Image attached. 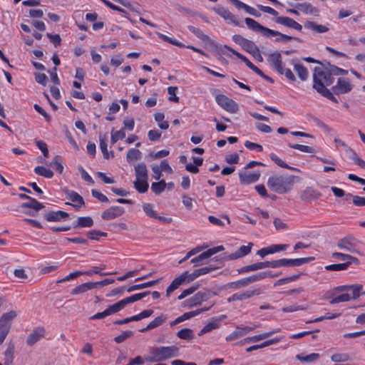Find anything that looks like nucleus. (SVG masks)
I'll use <instances>...</instances> for the list:
<instances>
[{
	"instance_id": "59",
	"label": "nucleus",
	"mask_w": 365,
	"mask_h": 365,
	"mask_svg": "<svg viewBox=\"0 0 365 365\" xmlns=\"http://www.w3.org/2000/svg\"><path fill=\"white\" fill-rule=\"evenodd\" d=\"M143 211L145 212V214L152 218L156 217V213L155 210H153V205L150 203H144L143 205Z\"/></svg>"
},
{
	"instance_id": "63",
	"label": "nucleus",
	"mask_w": 365,
	"mask_h": 365,
	"mask_svg": "<svg viewBox=\"0 0 365 365\" xmlns=\"http://www.w3.org/2000/svg\"><path fill=\"white\" fill-rule=\"evenodd\" d=\"M363 286L361 284H354L350 285L349 290L352 291L353 297L352 299H356L360 295V292L362 290Z\"/></svg>"
},
{
	"instance_id": "12",
	"label": "nucleus",
	"mask_w": 365,
	"mask_h": 365,
	"mask_svg": "<svg viewBox=\"0 0 365 365\" xmlns=\"http://www.w3.org/2000/svg\"><path fill=\"white\" fill-rule=\"evenodd\" d=\"M267 267L274 268V261H266L256 262L252 264L245 266L237 269L238 273H245L249 272H254L258 269H262Z\"/></svg>"
},
{
	"instance_id": "57",
	"label": "nucleus",
	"mask_w": 365,
	"mask_h": 365,
	"mask_svg": "<svg viewBox=\"0 0 365 365\" xmlns=\"http://www.w3.org/2000/svg\"><path fill=\"white\" fill-rule=\"evenodd\" d=\"M267 278V274L262 272H259L255 274H253L252 276H250L247 277L248 284H250L252 283H254L255 282L259 281L261 279Z\"/></svg>"
},
{
	"instance_id": "8",
	"label": "nucleus",
	"mask_w": 365,
	"mask_h": 365,
	"mask_svg": "<svg viewBox=\"0 0 365 365\" xmlns=\"http://www.w3.org/2000/svg\"><path fill=\"white\" fill-rule=\"evenodd\" d=\"M358 241L351 236H346L337 242V247L346 252L351 253H359L357 250Z\"/></svg>"
},
{
	"instance_id": "9",
	"label": "nucleus",
	"mask_w": 365,
	"mask_h": 365,
	"mask_svg": "<svg viewBox=\"0 0 365 365\" xmlns=\"http://www.w3.org/2000/svg\"><path fill=\"white\" fill-rule=\"evenodd\" d=\"M215 100L217 104L227 112L235 113L238 110L237 103L225 95H217Z\"/></svg>"
},
{
	"instance_id": "16",
	"label": "nucleus",
	"mask_w": 365,
	"mask_h": 365,
	"mask_svg": "<svg viewBox=\"0 0 365 365\" xmlns=\"http://www.w3.org/2000/svg\"><path fill=\"white\" fill-rule=\"evenodd\" d=\"M124 212L125 210L123 207L113 206L105 210L102 213L101 217L105 220H111L121 216Z\"/></svg>"
},
{
	"instance_id": "39",
	"label": "nucleus",
	"mask_w": 365,
	"mask_h": 365,
	"mask_svg": "<svg viewBox=\"0 0 365 365\" xmlns=\"http://www.w3.org/2000/svg\"><path fill=\"white\" fill-rule=\"evenodd\" d=\"M167 186V183L164 180L159 182H153L151 185V190L155 195L162 193Z\"/></svg>"
},
{
	"instance_id": "29",
	"label": "nucleus",
	"mask_w": 365,
	"mask_h": 365,
	"mask_svg": "<svg viewBox=\"0 0 365 365\" xmlns=\"http://www.w3.org/2000/svg\"><path fill=\"white\" fill-rule=\"evenodd\" d=\"M166 320V317L163 314L156 317L154 320L150 322L146 327L140 330V332H145L148 330L153 329L155 327L160 326Z\"/></svg>"
},
{
	"instance_id": "51",
	"label": "nucleus",
	"mask_w": 365,
	"mask_h": 365,
	"mask_svg": "<svg viewBox=\"0 0 365 365\" xmlns=\"http://www.w3.org/2000/svg\"><path fill=\"white\" fill-rule=\"evenodd\" d=\"M187 29H189L190 31L193 33L200 39L204 41H207L209 39V37L207 35L204 34L202 31L200 30V29L192 26H188Z\"/></svg>"
},
{
	"instance_id": "38",
	"label": "nucleus",
	"mask_w": 365,
	"mask_h": 365,
	"mask_svg": "<svg viewBox=\"0 0 365 365\" xmlns=\"http://www.w3.org/2000/svg\"><path fill=\"white\" fill-rule=\"evenodd\" d=\"M99 140H100V148L103 153L104 158L109 159L110 157L113 158L114 157L113 153L112 151L110 153L108 152L107 143H106V138L100 135Z\"/></svg>"
},
{
	"instance_id": "37",
	"label": "nucleus",
	"mask_w": 365,
	"mask_h": 365,
	"mask_svg": "<svg viewBox=\"0 0 365 365\" xmlns=\"http://www.w3.org/2000/svg\"><path fill=\"white\" fill-rule=\"evenodd\" d=\"M269 157H270V159L273 162H274L278 166H279V167H281L282 168H286V169L291 170H294V171H299V170L297 168L288 165L286 163H284L283 160H282L274 153H271L269 155Z\"/></svg>"
},
{
	"instance_id": "62",
	"label": "nucleus",
	"mask_w": 365,
	"mask_h": 365,
	"mask_svg": "<svg viewBox=\"0 0 365 365\" xmlns=\"http://www.w3.org/2000/svg\"><path fill=\"white\" fill-rule=\"evenodd\" d=\"M331 359L334 362H344L349 359V356L346 354H334Z\"/></svg>"
},
{
	"instance_id": "2",
	"label": "nucleus",
	"mask_w": 365,
	"mask_h": 365,
	"mask_svg": "<svg viewBox=\"0 0 365 365\" xmlns=\"http://www.w3.org/2000/svg\"><path fill=\"white\" fill-rule=\"evenodd\" d=\"M245 24L247 26L251 29L253 31L259 32L264 37H271V36H277L276 41L280 42V41H287L289 40H292V36H288L287 34H284L280 33L279 31L270 29L269 28H267L262 25H261L259 23H258L257 21L254 20L251 18H245Z\"/></svg>"
},
{
	"instance_id": "45",
	"label": "nucleus",
	"mask_w": 365,
	"mask_h": 365,
	"mask_svg": "<svg viewBox=\"0 0 365 365\" xmlns=\"http://www.w3.org/2000/svg\"><path fill=\"white\" fill-rule=\"evenodd\" d=\"M177 336L181 339H192L194 338V333L192 329L184 328L177 332Z\"/></svg>"
},
{
	"instance_id": "34",
	"label": "nucleus",
	"mask_w": 365,
	"mask_h": 365,
	"mask_svg": "<svg viewBox=\"0 0 365 365\" xmlns=\"http://www.w3.org/2000/svg\"><path fill=\"white\" fill-rule=\"evenodd\" d=\"M14 345L9 344L4 352V365H11L14 360Z\"/></svg>"
},
{
	"instance_id": "7",
	"label": "nucleus",
	"mask_w": 365,
	"mask_h": 365,
	"mask_svg": "<svg viewBox=\"0 0 365 365\" xmlns=\"http://www.w3.org/2000/svg\"><path fill=\"white\" fill-rule=\"evenodd\" d=\"M314 259V257H304L297 259H280L274 260V268L280 267H297L308 263Z\"/></svg>"
},
{
	"instance_id": "32",
	"label": "nucleus",
	"mask_w": 365,
	"mask_h": 365,
	"mask_svg": "<svg viewBox=\"0 0 365 365\" xmlns=\"http://www.w3.org/2000/svg\"><path fill=\"white\" fill-rule=\"evenodd\" d=\"M125 306L126 304L123 299L112 305L108 306L106 309L108 316L120 312L124 309Z\"/></svg>"
},
{
	"instance_id": "36",
	"label": "nucleus",
	"mask_w": 365,
	"mask_h": 365,
	"mask_svg": "<svg viewBox=\"0 0 365 365\" xmlns=\"http://www.w3.org/2000/svg\"><path fill=\"white\" fill-rule=\"evenodd\" d=\"M319 354L317 353H312L307 356L302 354H297L296 359L302 363H311L316 361L319 358Z\"/></svg>"
},
{
	"instance_id": "30",
	"label": "nucleus",
	"mask_w": 365,
	"mask_h": 365,
	"mask_svg": "<svg viewBox=\"0 0 365 365\" xmlns=\"http://www.w3.org/2000/svg\"><path fill=\"white\" fill-rule=\"evenodd\" d=\"M223 49H227L228 51H230V52H232L234 55H235L237 58H239L240 59H241L242 61H244L245 63V64L250 68L252 69L253 67H254V64L247 58L245 57V56H243L242 54L238 53L237 51L233 50L232 48L227 46H224L223 47H220V52H223Z\"/></svg>"
},
{
	"instance_id": "11",
	"label": "nucleus",
	"mask_w": 365,
	"mask_h": 365,
	"mask_svg": "<svg viewBox=\"0 0 365 365\" xmlns=\"http://www.w3.org/2000/svg\"><path fill=\"white\" fill-rule=\"evenodd\" d=\"M352 89V85L346 78H339L336 85L332 86L331 90L335 95L347 93Z\"/></svg>"
},
{
	"instance_id": "28",
	"label": "nucleus",
	"mask_w": 365,
	"mask_h": 365,
	"mask_svg": "<svg viewBox=\"0 0 365 365\" xmlns=\"http://www.w3.org/2000/svg\"><path fill=\"white\" fill-rule=\"evenodd\" d=\"M136 179H148V170L146 165L143 163H138L135 166Z\"/></svg>"
},
{
	"instance_id": "14",
	"label": "nucleus",
	"mask_w": 365,
	"mask_h": 365,
	"mask_svg": "<svg viewBox=\"0 0 365 365\" xmlns=\"http://www.w3.org/2000/svg\"><path fill=\"white\" fill-rule=\"evenodd\" d=\"M322 196L321 192L312 187H307L301 193L300 199L306 202L318 200Z\"/></svg>"
},
{
	"instance_id": "6",
	"label": "nucleus",
	"mask_w": 365,
	"mask_h": 365,
	"mask_svg": "<svg viewBox=\"0 0 365 365\" xmlns=\"http://www.w3.org/2000/svg\"><path fill=\"white\" fill-rule=\"evenodd\" d=\"M216 294L217 293L215 292H212L208 289L200 291L197 292L191 298L187 299L185 302V306H187L189 308L199 306L202 304V302L207 301L210 297Z\"/></svg>"
},
{
	"instance_id": "23",
	"label": "nucleus",
	"mask_w": 365,
	"mask_h": 365,
	"mask_svg": "<svg viewBox=\"0 0 365 365\" xmlns=\"http://www.w3.org/2000/svg\"><path fill=\"white\" fill-rule=\"evenodd\" d=\"M66 197L76 204H71L70 202H66V205H72L76 208H79L82 205L85 204L83 198L76 192L75 191H66Z\"/></svg>"
},
{
	"instance_id": "18",
	"label": "nucleus",
	"mask_w": 365,
	"mask_h": 365,
	"mask_svg": "<svg viewBox=\"0 0 365 365\" xmlns=\"http://www.w3.org/2000/svg\"><path fill=\"white\" fill-rule=\"evenodd\" d=\"M253 245L252 242H249L247 246L242 245L235 252L224 257V259L226 260H233L246 256L251 252Z\"/></svg>"
},
{
	"instance_id": "22",
	"label": "nucleus",
	"mask_w": 365,
	"mask_h": 365,
	"mask_svg": "<svg viewBox=\"0 0 365 365\" xmlns=\"http://www.w3.org/2000/svg\"><path fill=\"white\" fill-rule=\"evenodd\" d=\"M267 61L277 71L281 72L283 66L281 53L275 51L268 56Z\"/></svg>"
},
{
	"instance_id": "13",
	"label": "nucleus",
	"mask_w": 365,
	"mask_h": 365,
	"mask_svg": "<svg viewBox=\"0 0 365 365\" xmlns=\"http://www.w3.org/2000/svg\"><path fill=\"white\" fill-rule=\"evenodd\" d=\"M46 334V330L43 327H36L32 330V331L29 334L26 339V344L29 346H32L38 341H40L42 338L44 337Z\"/></svg>"
},
{
	"instance_id": "33",
	"label": "nucleus",
	"mask_w": 365,
	"mask_h": 365,
	"mask_svg": "<svg viewBox=\"0 0 365 365\" xmlns=\"http://www.w3.org/2000/svg\"><path fill=\"white\" fill-rule=\"evenodd\" d=\"M134 187L136 189V190L140 193H145L148 191L149 185L148 182V179H141L138 180L136 179L135 181L133 182Z\"/></svg>"
},
{
	"instance_id": "3",
	"label": "nucleus",
	"mask_w": 365,
	"mask_h": 365,
	"mask_svg": "<svg viewBox=\"0 0 365 365\" xmlns=\"http://www.w3.org/2000/svg\"><path fill=\"white\" fill-rule=\"evenodd\" d=\"M151 356L147 359L150 362L165 361L168 359L179 356V348L175 345L170 346H159L151 350Z\"/></svg>"
},
{
	"instance_id": "19",
	"label": "nucleus",
	"mask_w": 365,
	"mask_h": 365,
	"mask_svg": "<svg viewBox=\"0 0 365 365\" xmlns=\"http://www.w3.org/2000/svg\"><path fill=\"white\" fill-rule=\"evenodd\" d=\"M68 217V212L61 210L49 211L43 214L44 219L48 222H61Z\"/></svg>"
},
{
	"instance_id": "25",
	"label": "nucleus",
	"mask_w": 365,
	"mask_h": 365,
	"mask_svg": "<svg viewBox=\"0 0 365 365\" xmlns=\"http://www.w3.org/2000/svg\"><path fill=\"white\" fill-rule=\"evenodd\" d=\"M29 202H24L21 205V208H30L34 210L36 212L44 208V205L39 202L36 199L30 197Z\"/></svg>"
},
{
	"instance_id": "21",
	"label": "nucleus",
	"mask_w": 365,
	"mask_h": 365,
	"mask_svg": "<svg viewBox=\"0 0 365 365\" xmlns=\"http://www.w3.org/2000/svg\"><path fill=\"white\" fill-rule=\"evenodd\" d=\"M289 5L294 6L306 14H312L314 16L319 15V10L309 3H297L295 4L289 3Z\"/></svg>"
},
{
	"instance_id": "40",
	"label": "nucleus",
	"mask_w": 365,
	"mask_h": 365,
	"mask_svg": "<svg viewBox=\"0 0 365 365\" xmlns=\"http://www.w3.org/2000/svg\"><path fill=\"white\" fill-rule=\"evenodd\" d=\"M141 158V152L135 148L130 149L126 155V159L128 163L138 160Z\"/></svg>"
},
{
	"instance_id": "5",
	"label": "nucleus",
	"mask_w": 365,
	"mask_h": 365,
	"mask_svg": "<svg viewBox=\"0 0 365 365\" xmlns=\"http://www.w3.org/2000/svg\"><path fill=\"white\" fill-rule=\"evenodd\" d=\"M15 311L4 313L0 318V344H1L11 329V321L16 317Z\"/></svg>"
},
{
	"instance_id": "60",
	"label": "nucleus",
	"mask_w": 365,
	"mask_h": 365,
	"mask_svg": "<svg viewBox=\"0 0 365 365\" xmlns=\"http://www.w3.org/2000/svg\"><path fill=\"white\" fill-rule=\"evenodd\" d=\"M217 268H218L217 267L209 266V267H202V268H200V269H195V272L197 274V276L198 277H200L201 275H204V274H208L210 272H212L213 270H215Z\"/></svg>"
},
{
	"instance_id": "35",
	"label": "nucleus",
	"mask_w": 365,
	"mask_h": 365,
	"mask_svg": "<svg viewBox=\"0 0 365 365\" xmlns=\"http://www.w3.org/2000/svg\"><path fill=\"white\" fill-rule=\"evenodd\" d=\"M159 282H160L159 279H156V280H153V281H150L148 282H145L143 284H135V285H133V286L128 287L127 289V292H133L135 290H139V289H144L146 287H152V286L157 284Z\"/></svg>"
},
{
	"instance_id": "64",
	"label": "nucleus",
	"mask_w": 365,
	"mask_h": 365,
	"mask_svg": "<svg viewBox=\"0 0 365 365\" xmlns=\"http://www.w3.org/2000/svg\"><path fill=\"white\" fill-rule=\"evenodd\" d=\"M34 76L35 80L38 83L44 86L46 85L48 81V77L45 73H36Z\"/></svg>"
},
{
	"instance_id": "20",
	"label": "nucleus",
	"mask_w": 365,
	"mask_h": 365,
	"mask_svg": "<svg viewBox=\"0 0 365 365\" xmlns=\"http://www.w3.org/2000/svg\"><path fill=\"white\" fill-rule=\"evenodd\" d=\"M260 177V172L255 173L241 172L239 173L240 182L242 185H248L257 182Z\"/></svg>"
},
{
	"instance_id": "46",
	"label": "nucleus",
	"mask_w": 365,
	"mask_h": 365,
	"mask_svg": "<svg viewBox=\"0 0 365 365\" xmlns=\"http://www.w3.org/2000/svg\"><path fill=\"white\" fill-rule=\"evenodd\" d=\"M91 284L89 282H86L82 284H80L77 287H76L74 289H72L71 294L72 295H76L78 294L84 293L88 290H91Z\"/></svg>"
},
{
	"instance_id": "61",
	"label": "nucleus",
	"mask_w": 365,
	"mask_h": 365,
	"mask_svg": "<svg viewBox=\"0 0 365 365\" xmlns=\"http://www.w3.org/2000/svg\"><path fill=\"white\" fill-rule=\"evenodd\" d=\"M350 299H351V297L349 296V294H342L339 295V296L334 297V299H332L330 301V303L331 304H337V303H339V302H348Z\"/></svg>"
},
{
	"instance_id": "48",
	"label": "nucleus",
	"mask_w": 365,
	"mask_h": 365,
	"mask_svg": "<svg viewBox=\"0 0 365 365\" xmlns=\"http://www.w3.org/2000/svg\"><path fill=\"white\" fill-rule=\"evenodd\" d=\"M125 138V132L124 128L120 129L118 131H114L113 129L111 131L110 143L115 144L118 140H122Z\"/></svg>"
},
{
	"instance_id": "15",
	"label": "nucleus",
	"mask_w": 365,
	"mask_h": 365,
	"mask_svg": "<svg viewBox=\"0 0 365 365\" xmlns=\"http://www.w3.org/2000/svg\"><path fill=\"white\" fill-rule=\"evenodd\" d=\"M212 9L216 14L220 15L225 20L230 21L235 26L240 25V22L237 19L236 16L227 9L218 6L217 7H214Z\"/></svg>"
},
{
	"instance_id": "24",
	"label": "nucleus",
	"mask_w": 365,
	"mask_h": 365,
	"mask_svg": "<svg viewBox=\"0 0 365 365\" xmlns=\"http://www.w3.org/2000/svg\"><path fill=\"white\" fill-rule=\"evenodd\" d=\"M304 27L317 34L326 33L329 31V28L326 26L317 24V23L311 21H307L304 23Z\"/></svg>"
},
{
	"instance_id": "42",
	"label": "nucleus",
	"mask_w": 365,
	"mask_h": 365,
	"mask_svg": "<svg viewBox=\"0 0 365 365\" xmlns=\"http://www.w3.org/2000/svg\"><path fill=\"white\" fill-rule=\"evenodd\" d=\"M210 255L207 252V251L203 252L202 253L200 254L198 256L192 258L191 259V262L194 263V267H197L199 265L205 264L206 262H205V259H207L210 258Z\"/></svg>"
},
{
	"instance_id": "56",
	"label": "nucleus",
	"mask_w": 365,
	"mask_h": 365,
	"mask_svg": "<svg viewBox=\"0 0 365 365\" xmlns=\"http://www.w3.org/2000/svg\"><path fill=\"white\" fill-rule=\"evenodd\" d=\"M274 21L289 28L291 26L292 19L287 16H278L274 19Z\"/></svg>"
},
{
	"instance_id": "53",
	"label": "nucleus",
	"mask_w": 365,
	"mask_h": 365,
	"mask_svg": "<svg viewBox=\"0 0 365 365\" xmlns=\"http://www.w3.org/2000/svg\"><path fill=\"white\" fill-rule=\"evenodd\" d=\"M247 285H249V284L247 282V279L246 277V278L237 280L236 282H231V283L228 284L227 286L229 288H231V289H240L242 287H247Z\"/></svg>"
},
{
	"instance_id": "52",
	"label": "nucleus",
	"mask_w": 365,
	"mask_h": 365,
	"mask_svg": "<svg viewBox=\"0 0 365 365\" xmlns=\"http://www.w3.org/2000/svg\"><path fill=\"white\" fill-rule=\"evenodd\" d=\"M207 247V245L206 246H197V247L192 249L186 254V255L184 258H182V259H180L179 261V264H182V262H184L185 261L188 259L190 257H191L192 256L200 252V251H202L203 249L206 248Z\"/></svg>"
},
{
	"instance_id": "47",
	"label": "nucleus",
	"mask_w": 365,
	"mask_h": 365,
	"mask_svg": "<svg viewBox=\"0 0 365 365\" xmlns=\"http://www.w3.org/2000/svg\"><path fill=\"white\" fill-rule=\"evenodd\" d=\"M242 48L248 52L250 54H253L255 52L258 53V47L257 45L251 40L247 39Z\"/></svg>"
},
{
	"instance_id": "31",
	"label": "nucleus",
	"mask_w": 365,
	"mask_h": 365,
	"mask_svg": "<svg viewBox=\"0 0 365 365\" xmlns=\"http://www.w3.org/2000/svg\"><path fill=\"white\" fill-rule=\"evenodd\" d=\"M184 277L179 276L176 277L167 288L166 296L169 297L170 294L177 289L180 286L184 284Z\"/></svg>"
},
{
	"instance_id": "17",
	"label": "nucleus",
	"mask_w": 365,
	"mask_h": 365,
	"mask_svg": "<svg viewBox=\"0 0 365 365\" xmlns=\"http://www.w3.org/2000/svg\"><path fill=\"white\" fill-rule=\"evenodd\" d=\"M261 294L259 289H255L254 290H247L242 293H236L232 294L227 299L228 302L235 301H242L246 299L251 298L253 296L259 295Z\"/></svg>"
},
{
	"instance_id": "41",
	"label": "nucleus",
	"mask_w": 365,
	"mask_h": 365,
	"mask_svg": "<svg viewBox=\"0 0 365 365\" xmlns=\"http://www.w3.org/2000/svg\"><path fill=\"white\" fill-rule=\"evenodd\" d=\"M294 69L302 81H306L309 75L308 71L302 64H295Z\"/></svg>"
},
{
	"instance_id": "50",
	"label": "nucleus",
	"mask_w": 365,
	"mask_h": 365,
	"mask_svg": "<svg viewBox=\"0 0 365 365\" xmlns=\"http://www.w3.org/2000/svg\"><path fill=\"white\" fill-rule=\"evenodd\" d=\"M288 146L289 148L300 150L304 153H315L314 148L312 147L308 146V145H301V144L288 143Z\"/></svg>"
},
{
	"instance_id": "44",
	"label": "nucleus",
	"mask_w": 365,
	"mask_h": 365,
	"mask_svg": "<svg viewBox=\"0 0 365 365\" xmlns=\"http://www.w3.org/2000/svg\"><path fill=\"white\" fill-rule=\"evenodd\" d=\"M36 174L43 176L46 178H51L53 176V173L51 170L46 168L43 166H37L34 168Z\"/></svg>"
},
{
	"instance_id": "55",
	"label": "nucleus",
	"mask_w": 365,
	"mask_h": 365,
	"mask_svg": "<svg viewBox=\"0 0 365 365\" xmlns=\"http://www.w3.org/2000/svg\"><path fill=\"white\" fill-rule=\"evenodd\" d=\"M133 335V332L132 331H125L121 334L115 336L114 338V341L118 344H120L125 341L127 339L131 337Z\"/></svg>"
},
{
	"instance_id": "43",
	"label": "nucleus",
	"mask_w": 365,
	"mask_h": 365,
	"mask_svg": "<svg viewBox=\"0 0 365 365\" xmlns=\"http://www.w3.org/2000/svg\"><path fill=\"white\" fill-rule=\"evenodd\" d=\"M150 294V292L146 291V292H142V293H138V294H133V295L130 296L128 297L124 298L123 299H124V301L125 302V304L128 305V304L133 303L135 302H137L138 300L142 299L145 296H147V295H148Z\"/></svg>"
},
{
	"instance_id": "27",
	"label": "nucleus",
	"mask_w": 365,
	"mask_h": 365,
	"mask_svg": "<svg viewBox=\"0 0 365 365\" xmlns=\"http://www.w3.org/2000/svg\"><path fill=\"white\" fill-rule=\"evenodd\" d=\"M279 331V329H275V330H272V331H268V332L262 333V334H259V335H255V336H253L247 337L244 341H246V342H257V341L263 340L264 339H267V338L271 336L272 335H273L274 334L277 333Z\"/></svg>"
},
{
	"instance_id": "26",
	"label": "nucleus",
	"mask_w": 365,
	"mask_h": 365,
	"mask_svg": "<svg viewBox=\"0 0 365 365\" xmlns=\"http://www.w3.org/2000/svg\"><path fill=\"white\" fill-rule=\"evenodd\" d=\"M93 220L91 217H78L73 228L91 227L93 225Z\"/></svg>"
},
{
	"instance_id": "4",
	"label": "nucleus",
	"mask_w": 365,
	"mask_h": 365,
	"mask_svg": "<svg viewBox=\"0 0 365 365\" xmlns=\"http://www.w3.org/2000/svg\"><path fill=\"white\" fill-rule=\"evenodd\" d=\"M313 80V88L317 91H319L322 89H327L326 86L331 85L334 78L322 67L317 66L314 70Z\"/></svg>"
},
{
	"instance_id": "1",
	"label": "nucleus",
	"mask_w": 365,
	"mask_h": 365,
	"mask_svg": "<svg viewBox=\"0 0 365 365\" xmlns=\"http://www.w3.org/2000/svg\"><path fill=\"white\" fill-rule=\"evenodd\" d=\"M300 181V178L292 175H272L268 178L267 186L272 191L284 194L290 192L296 182Z\"/></svg>"
},
{
	"instance_id": "10",
	"label": "nucleus",
	"mask_w": 365,
	"mask_h": 365,
	"mask_svg": "<svg viewBox=\"0 0 365 365\" xmlns=\"http://www.w3.org/2000/svg\"><path fill=\"white\" fill-rule=\"evenodd\" d=\"M259 324H254L253 326H237L235 330L226 337V341H231L236 340L255 330L256 328L259 327Z\"/></svg>"
},
{
	"instance_id": "58",
	"label": "nucleus",
	"mask_w": 365,
	"mask_h": 365,
	"mask_svg": "<svg viewBox=\"0 0 365 365\" xmlns=\"http://www.w3.org/2000/svg\"><path fill=\"white\" fill-rule=\"evenodd\" d=\"M347 197H353V203L356 206L362 207L365 206V197H360L358 195H353L351 193H347Z\"/></svg>"
},
{
	"instance_id": "54",
	"label": "nucleus",
	"mask_w": 365,
	"mask_h": 365,
	"mask_svg": "<svg viewBox=\"0 0 365 365\" xmlns=\"http://www.w3.org/2000/svg\"><path fill=\"white\" fill-rule=\"evenodd\" d=\"M349 267V263H341V264H329L325 267L327 270L329 271H340L345 270Z\"/></svg>"
},
{
	"instance_id": "49",
	"label": "nucleus",
	"mask_w": 365,
	"mask_h": 365,
	"mask_svg": "<svg viewBox=\"0 0 365 365\" xmlns=\"http://www.w3.org/2000/svg\"><path fill=\"white\" fill-rule=\"evenodd\" d=\"M50 166L54 168L59 174H61L63 170L62 165L61 158L59 155H56L53 160L50 163Z\"/></svg>"
}]
</instances>
